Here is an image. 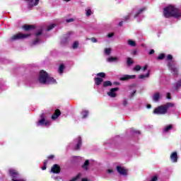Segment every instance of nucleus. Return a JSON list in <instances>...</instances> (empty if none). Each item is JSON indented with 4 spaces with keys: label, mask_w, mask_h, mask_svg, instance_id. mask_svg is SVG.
Masks as SVG:
<instances>
[{
    "label": "nucleus",
    "mask_w": 181,
    "mask_h": 181,
    "mask_svg": "<svg viewBox=\"0 0 181 181\" xmlns=\"http://www.w3.org/2000/svg\"><path fill=\"white\" fill-rule=\"evenodd\" d=\"M40 42L39 38H36L33 42V46H35V45H37V42Z\"/></svg>",
    "instance_id": "43"
},
{
    "label": "nucleus",
    "mask_w": 181,
    "mask_h": 181,
    "mask_svg": "<svg viewBox=\"0 0 181 181\" xmlns=\"http://www.w3.org/2000/svg\"><path fill=\"white\" fill-rule=\"evenodd\" d=\"M159 98H160V95L159 94V93H156L153 95V101H159Z\"/></svg>",
    "instance_id": "21"
},
{
    "label": "nucleus",
    "mask_w": 181,
    "mask_h": 181,
    "mask_svg": "<svg viewBox=\"0 0 181 181\" xmlns=\"http://www.w3.org/2000/svg\"><path fill=\"white\" fill-rule=\"evenodd\" d=\"M180 87H181V79L177 82L175 88H176V90H179V88H180Z\"/></svg>",
    "instance_id": "34"
},
{
    "label": "nucleus",
    "mask_w": 181,
    "mask_h": 181,
    "mask_svg": "<svg viewBox=\"0 0 181 181\" xmlns=\"http://www.w3.org/2000/svg\"><path fill=\"white\" fill-rule=\"evenodd\" d=\"M111 86H112V83H111V81H106L103 82V87H110Z\"/></svg>",
    "instance_id": "28"
},
{
    "label": "nucleus",
    "mask_w": 181,
    "mask_h": 181,
    "mask_svg": "<svg viewBox=\"0 0 181 181\" xmlns=\"http://www.w3.org/2000/svg\"><path fill=\"white\" fill-rule=\"evenodd\" d=\"M168 70H170L173 76L179 74V69L176 67L175 61H169L167 64Z\"/></svg>",
    "instance_id": "4"
},
{
    "label": "nucleus",
    "mask_w": 181,
    "mask_h": 181,
    "mask_svg": "<svg viewBox=\"0 0 181 181\" xmlns=\"http://www.w3.org/2000/svg\"><path fill=\"white\" fill-rule=\"evenodd\" d=\"M105 53L107 56H110V54H111V48H105Z\"/></svg>",
    "instance_id": "32"
},
{
    "label": "nucleus",
    "mask_w": 181,
    "mask_h": 181,
    "mask_svg": "<svg viewBox=\"0 0 181 181\" xmlns=\"http://www.w3.org/2000/svg\"><path fill=\"white\" fill-rule=\"evenodd\" d=\"M124 107H127L128 105V100L127 99H124L122 103Z\"/></svg>",
    "instance_id": "44"
},
{
    "label": "nucleus",
    "mask_w": 181,
    "mask_h": 181,
    "mask_svg": "<svg viewBox=\"0 0 181 181\" xmlns=\"http://www.w3.org/2000/svg\"><path fill=\"white\" fill-rule=\"evenodd\" d=\"M54 28H56V24H52L50 25H49L47 28V30H52V29H54Z\"/></svg>",
    "instance_id": "35"
},
{
    "label": "nucleus",
    "mask_w": 181,
    "mask_h": 181,
    "mask_svg": "<svg viewBox=\"0 0 181 181\" xmlns=\"http://www.w3.org/2000/svg\"><path fill=\"white\" fill-rule=\"evenodd\" d=\"M47 160H45L44 165H45V166H46V164H47Z\"/></svg>",
    "instance_id": "62"
},
{
    "label": "nucleus",
    "mask_w": 181,
    "mask_h": 181,
    "mask_svg": "<svg viewBox=\"0 0 181 181\" xmlns=\"http://www.w3.org/2000/svg\"><path fill=\"white\" fill-rule=\"evenodd\" d=\"M147 108H152V105H147Z\"/></svg>",
    "instance_id": "59"
},
{
    "label": "nucleus",
    "mask_w": 181,
    "mask_h": 181,
    "mask_svg": "<svg viewBox=\"0 0 181 181\" xmlns=\"http://www.w3.org/2000/svg\"><path fill=\"white\" fill-rule=\"evenodd\" d=\"M133 132H135V134H141V132L139 131L133 130Z\"/></svg>",
    "instance_id": "56"
},
{
    "label": "nucleus",
    "mask_w": 181,
    "mask_h": 181,
    "mask_svg": "<svg viewBox=\"0 0 181 181\" xmlns=\"http://www.w3.org/2000/svg\"><path fill=\"white\" fill-rule=\"evenodd\" d=\"M112 36H114V33H110L107 35V37H112Z\"/></svg>",
    "instance_id": "52"
},
{
    "label": "nucleus",
    "mask_w": 181,
    "mask_h": 181,
    "mask_svg": "<svg viewBox=\"0 0 181 181\" xmlns=\"http://www.w3.org/2000/svg\"><path fill=\"white\" fill-rule=\"evenodd\" d=\"M42 170H46V165H44V166H42Z\"/></svg>",
    "instance_id": "57"
},
{
    "label": "nucleus",
    "mask_w": 181,
    "mask_h": 181,
    "mask_svg": "<svg viewBox=\"0 0 181 181\" xmlns=\"http://www.w3.org/2000/svg\"><path fill=\"white\" fill-rule=\"evenodd\" d=\"M146 8L144 7V8H140L137 13L134 15V18H137V16H139V15H141V13H142V12H144V11H145Z\"/></svg>",
    "instance_id": "24"
},
{
    "label": "nucleus",
    "mask_w": 181,
    "mask_h": 181,
    "mask_svg": "<svg viewBox=\"0 0 181 181\" xmlns=\"http://www.w3.org/2000/svg\"><path fill=\"white\" fill-rule=\"evenodd\" d=\"M148 69V65H145L144 68L142 69L143 71H145Z\"/></svg>",
    "instance_id": "54"
},
{
    "label": "nucleus",
    "mask_w": 181,
    "mask_h": 181,
    "mask_svg": "<svg viewBox=\"0 0 181 181\" xmlns=\"http://www.w3.org/2000/svg\"><path fill=\"white\" fill-rule=\"evenodd\" d=\"M116 169L119 175H122L123 176H127V175H128V171L119 165H117Z\"/></svg>",
    "instance_id": "11"
},
{
    "label": "nucleus",
    "mask_w": 181,
    "mask_h": 181,
    "mask_svg": "<svg viewBox=\"0 0 181 181\" xmlns=\"http://www.w3.org/2000/svg\"><path fill=\"white\" fill-rule=\"evenodd\" d=\"M149 74H150V73H149V71H148V72L147 74H146L139 75V78H140L141 80H142V79H144V78H146L149 77Z\"/></svg>",
    "instance_id": "26"
},
{
    "label": "nucleus",
    "mask_w": 181,
    "mask_h": 181,
    "mask_svg": "<svg viewBox=\"0 0 181 181\" xmlns=\"http://www.w3.org/2000/svg\"><path fill=\"white\" fill-rule=\"evenodd\" d=\"M43 33V30H40L37 33H35L36 37L40 36Z\"/></svg>",
    "instance_id": "42"
},
{
    "label": "nucleus",
    "mask_w": 181,
    "mask_h": 181,
    "mask_svg": "<svg viewBox=\"0 0 181 181\" xmlns=\"http://www.w3.org/2000/svg\"><path fill=\"white\" fill-rule=\"evenodd\" d=\"M166 60L168 62H173V56H172L171 54H168L166 57Z\"/></svg>",
    "instance_id": "31"
},
{
    "label": "nucleus",
    "mask_w": 181,
    "mask_h": 181,
    "mask_svg": "<svg viewBox=\"0 0 181 181\" xmlns=\"http://www.w3.org/2000/svg\"><path fill=\"white\" fill-rule=\"evenodd\" d=\"M28 9H32L34 6L39 5L40 0H26Z\"/></svg>",
    "instance_id": "9"
},
{
    "label": "nucleus",
    "mask_w": 181,
    "mask_h": 181,
    "mask_svg": "<svg viewBox=\"0 0 181 181\" xmlns=\"http://www.w3.org/2000/svg\"><path fill=\"white\" fill-rule=\"evenodd\" d=\"M170 159L173 162L176 163L177 162V153L176 151H174L171 155H170Z\"/></svg>",
    "instance_id": "18"
},
{
    "label": "nucleus",
    "mask_w": 181,
    "mask_h": 181,
    "mask_svg": "<svg viewBox=\"0 0 181 181\" xmlns=\"http://www.w3.org/2000/svg\"><path fill=\"white\" fill-rule=\"evenodd\" d=\"M127 43L129 46H132V47H135V46H136V42L132 40H128Z\"/></svg>",
    "instance_id": "22"
},
{
    "label": "nucleus",
    "mask_w": 181,
    "mask_h": 181,
    "mask_svg": "<svg viewBox=\"0 0 181 181\" xmlns=\"http://www.w3.org/2000/svg\"><path fill=\"white\" fill-rule=\"evenodd\" d=\"M30 34H23V33H18L14 35H13L10 40L11 42H15V40H21L22 39H26V37H30Z\"/></svg>",
    "instance_id": "6"
},
{
    "label": "nucleus",
    "mask_w": 181,
    "mask_h": 181,
    "mask_svg": "<svg viewBox=\"0 0 181 181\" xmlns=\"http://www.w3.org/2000/svg\"><path fill=\"white\" fill-rule=\"evenodd\" d=\"M141 69H142V67H141V66L136 65L135 67L133 69V70L134 71H139V70H141Z\"/></svg>",
    "instance_id": "37"
},
{
    "label": "nucleus",
    "mask_w": 181,
    "mask_h": 181,
    "mask_svg": "<svg viewBox=\"0 0 181 181\" xmlns=\"http://www.w3.org/2000/svg\"><path fill=\"white\" fill-rule=\"evenodd\" d=\"M23 29L25 30V32H29V30L35 29V25L25 24L23 25Z\"/></svg>",
    "instance_id": "14"
},
{
    "label": "nucleus",
    "mask_w": 181,
    "mask_h": 181,
    "mask_svg": "<svg viewBox=\"0 0 181 181\" xmlns=\"http://www.w3.org/2000/svg\"><path fill=\"white\" fill-rule=\"evenodd\" d=\"M81 181H88V180L87 178H83Z\"/></svg>",
    "instance_id": "60"
},
{
    "label": "nucleus",
    "mask_w": 181,
    "mask_h": 181,
    "mask_svg": "<svg viewBox=\"0 0 181 181\" xmlns=\"http://www.w3.org/2000/svg\"><path fill=\"white\" fill-rule=\"evenodd\" d=\"M64 64H61L59 65V69H58V71L59 73H60V74H62V73H63V71H64Z\"/></svg>",
    "instance_id": "27"
},
{
    "label": "nucleus",
    "mask_w": 181,
    "mask_h": 181,
    "mask_svg": "<svg viewBox=\"0 0 181 181\" xmlns=\"http://www.w3.org/2000/svg\"><path fill=\"white\" fill-rule=\"evenodd\" d=\"M172 128H173V126L172 124H169L168 126L165 127L164 132H168V131H170Z\"/></svg>",
    "instance_id": "30"
},
{
    "label": "nucleus",
    "mask_w": 181,
    "mask_h": 181,
    "mask_svg": "<svg viewBox=\"0 0 181 181\" xmlns=\"http://www.w3.org/2000/svg\"><path fill=\"white\" fill-rule=\"evenodd\" d=\"M165 54H160L157 57L158 60H163L165 59Z\"/></svg>",
    "instance_id": "36"
},
{
    "label": "nucleus",
    "mask_w": 181,
    "mask_h": 181,
    "mask_svg": "<svg viewBox=\"0 0 181 181\" xmlns=\"http://www.w3.org/2000/svg\"><path fill=\"white\" fill-rule=\"evenodd\" d=\"M92 13H93V11H91V9L86 10V16H91Z\"/></svg>",
    "instance_id": "40"
},
{
    "label": "nucleus",
    "mask_w": 181,
    "mask_h": 181,
    "mask_svg": "<svg viewBox=\"0 0 181 181\" xmlns=\"http://www.w3.org/2000/svg\"><path fill=\"white\" fill-rule=\"evenodd\" d=\"M129 18H131V14L124 16L123 21H124V22H127V21H129Z\"/></svg>",
    "instance_id": "41"
},
{
    "label": "nucleus",
    "mask_w": 181,
    "mask_h": 181,
    "mask_svg": "<svg viewBox=\"0 0 181 181\" xmlns=\"http://www.w3.org/2000/svg\"><path fill=\"white\" fill-rule=\"evenodd\" d=\"M163 15L165 18H180V10L176 6L170 5L164 8Z\"/></svg>",
    "instance_id": "1"
},
{
    "label": "nucleus",
    "mask_w": 181,
    "mask_h": 181,
    "mask_svg": "<svg viewBox=\"0 0 181 181\" xmlns=\"http://www.w3.org/2000/svg\"><path fill=\"white\" fill-rule=\"evenodd\" d=\"M136 52H137L136 49H134V50L132 51L131 53H132V54L133 56H136Z\"/></svg>",
    "instance_id": "49"
},
{
    "label": "nucleus",
    "mask_w": 181,
    "mask_h": 181,
    "mask_svg": "<svg viewBox=\"0 0 181 181\" xmlns=\"http://www.w3.org/2000/svg\"><path fill=\"white\" fill-rule=\"evenodd\" d=\"M90 40L93 43H97V39L95 37H91Z\"/></svg>",
    "instance_id": "47"
},
{
    "label": "nucleus",
    "mask_w": 181,
    "mask_h": 181,
    "mask_svg": "<svg viewBox=\"0 0 181 181\" xmlns=\"http://www.w3.org/2000/svg\"><path fill=\"white\" fill-rule=\"evenodd\" d=\"M123 23H124V22L120 21V22L119 23V26H122Z\"/></svg>",
    "instance_id": "58"
},
{
    "label": "nucleus",
    "mask_w": 181,
    "mask_h": 181,
    "mask_svg": "<svg viewBox=\"0 0 181 181\" xmlns=\"http://www.w3.org/2000/svg\"><path fill=\"white\" fill-rule=\"evenodd\" d=\"M132 64H134V61L131 57H128L127 59V65L129 67Z\"/></svg>",
    "instance_id": "25"
},
{
    "label": "nucleus",
    "mask_w": 181,
    "mask_h": 181,
    "mask_svg": "<svg viewBox=\"0 0 181 181\" xmlns=\"http://www.w3.org/2000/svg\"><path fill=\"white\" fill-rule=\"evenodd\" d=\"M60 115H62V112L60 111V110L57 109L55 110L54 114L52 115V119H57V118H59V117H60Z\"/></svg>",
    "instance_id": "13"
},
{
    "label": "nucleus",
    "mask_w": 181,
    "mask_h": 181,
    "mask_svg": "<svg viewBox=\"0 0 181 181\" xmlns=\"http://www.w3.org/2000/svg\"><path fill=\"white\" fill-rule=\"evenodd\" d=\"M8 173L12 178V181H26L25 180V179L19 178V176H21V175L19 174V172H18V170H16L10 169L8 170Z\"/></svg>",
    "instance_id": "3"
},
{
    "label": "nucleus",
    "mask_w": 181,
    "mask_h": 181,
    "mask_svg": "<svg viewBox=\"0 0 181 181\" xmlns=\"http://www.w3.org/2000/svg\"><path fill=\"white\" fill-rule=\"evenodd\" d=\"M74 34V33L73 31L68 32L66 34L64 35V37L61 41V43H62V45H66V43H69V40H70V36Z\"/></svg>",
    "instance_id": "8"
},
{
    "label": "nucleus",
    "mask_w": 181,
    "mask_h": 181,
    "mask_svg": "<svg viewBox=\"0 0 181 181\" xmlns=\"http://www.w3.org/2000/svg\"><path fill=\"white\" fill-rule=\"evenodd\" d=\"M109 63H112V62H118V57H110L107 59Z\"/></svg>",
    "instance_id": "23"
},
{
    "label": "nucleus",
    "mask_w": 181,
    "mask_h": 181,
    "mask_svg": "<svg viewBox=\"0 0 181 181\" xmlns=\"http://www.w3.org/2000/svg\"><path fill=\"white\" fill-rule=\"evenodd\" d=\"M167 98H168V100H171V99H172V96H170V93H167Z\"/></svg>",
    "instance_id": "50"
},
{
    "label": "nucleus",
    "mask_w": 181,
    "mask_h": 181,
    "mask_svg": "<svg viewBox=\"0 0 181 181\" xmlns=\"http://www.w3.org/2000/svg\"><path fill=\"white\" fill-rule=\"evenodd\" d=\"M136 76L135 75H125L123 77L120 78L121 81H125L127 80H131L133 78H135Z\"/></svg>",
    "instance_id": "15"
},
{
    "label": "nucleus",
    "mask_w": 181,
    "mask_h": 181,
    "mask_svg": "<svg viewBox=\"0 0 181 181\" xmlns=\"http://www.w3.org/2000/svg\"><path fill=\"white\" fill-rule=\"evenodd\" d=\"M135 94H136V90H134L131 94H130V98H132Z\"/></svg>",
    "instance_id": "45"
},
{
    "label": "nucleus",
    "mask_w": 181,
    "mask_h": 181,
    "mask_svg": "<svg viewBox=\"0 0 181 181\" xmlns=\"http://www.w3.org/2000/svg\"><path fill=\"white\" fill-rule=\"evenodd\" d=\"M150 181H158V176L153 177Z\"/></svg>",
    "instance_id": "48"
},
{
    "label": "nucleus",
    "mask_w": 181,
    "mask_h": 181,
    "mask_svg": "<svg viewBox=\"0 0 181 181\" xmlns=\"http://www.w3.org/2000/svg\"><path fill=\"white\" fill-rule=\"evenodd\" d=\"M65 2H70L71 0H64Z\"/></svg>",
    "instance_id": "63"
},
{
    "label": "nucleus",
    "mask_w": 181,
    "mask_h": 181,
    "mask_svg": "<svg viewBox=\"0 0 181 181\" xmlns=\"http://www.w3.org/2000/svg\"><path fill=\"white\" fill-rule=\"evenodd\" d=\"M60 170H62V168L57 164L53 165L52 167L51 168V172L57 175L60 173Z\"/></svg>",
    "instance_id": "12"
},
{
    "label": "nucleus",
    "mask_w": 181,
    "mask_h": 181,
    "mask_svg": "<svg viewBox=\"0 0 181 181\" xmlns=\"http://www.w3.org/2000/svg\"><path fill=\"white\" fill-rule=\"evenodd\" d=\"M82 118H87L88 117V110H84L83 112Z\"/></svg>",
    "instance_id": "33"
},
{
    "label": "nucleus",
    "mask_w": 181,
    "mask_h": 181,
    "mask_svg": "<svg viewBox=\"0 0 181 181\" xmlns=\"http://www.w3.org/2000/svg\"><path fill=\"white\" fill-rule=\"evenodd\" d=\"M114 84H115V86H119V83L118 82H114Z\"/></svg>",
    "instance_id": "61"
},
{
    "label": "nucleus",
    "mask_w": 181,
    "mask_h": 181,
    "mask_svg": "<svg viewBox=\"0 0 181 181\" xmlns=\"http://www.w3.org/2000/svg\"><path fill=\"white\" fill-rule=\"evenodd\" d=\"M118 90H119L118 87L111 88L110 90L107 92V95H109V97H111L112 98H115V97H117V93H115V91H118Z\"/></svg>",
    "instance_id": "10"
},
{
    "label": "nucleus",
    "mask_w": 181,
    "mask_h": 181,
    "mask_svg": "<svg viewBox=\"0 0 181 181\" xmlns=\"http://www.w3.org/2000/svg\"><path fill=\"white\" fill-rule=\"evenodd\" d=\"M88 166H90V160H86L84 163L81 165L82 169L83 170H88Z\"/></svg>",
    "instance_id": "16"
},
{
    "label": "nucleus",
    "mask_w": 181,
    "mask_h": 181,
    "mask_svg": "<svg viewBox=\"0 0 181 181\" xmlns=\"http://www.w3.org/2000/svg\"><path fill=\"white\" fill-rule=\"evenodd\" d=\"M76 140H77V144L75 146V149L76 151H78V149H80V148L81 147L83 142L81 141V137H78Z\"/></svg>",
    "instance_id": "17"
},
{
    "label": "nucleus",
    "mask_w": 181,
    "mask_h": 181,
    "mask_svg": "<svg viewBox=\"0 0 181 181\" xmlns=\"http://www.w3.org/2000/svg\"><path fill=\"white\" fill-rule=\"evenodd\" d=\"M73 49H77V47H78V42L77 41H75L73 44L72 46Z\"/></svg>",
    "instance_id": "39"
},
{
    "label": "nucleus",
    "mask_w": 181,
    "mask_h": 181,
    "mask_svg": "<svg viewBox=\"0 0 181 181\" xmlns=\"http://www.w3.org/2000/svg\"><path fill=\"white\" fill-rule=\"evenodd\" d=\"M49 77V74L45 70H41L39 74V81L41 84H46L47 81V78Z\"/></svg>",
    "instance_id": "7"
},
{
    "label": "nucleus",
    "mask_w": 181,
    "mask_h": 181,
    "mask_svg": "<svg viewBox=\"0 0 181 181\" xmlns=\"http://www.w3.org/2000/svg\"><path fill=\"white\" fill-rule=\"evenodd\" d=\"M66 22H67V23H70V22H74V19L69 18V19H66Z\"/></svg>",
    "instance_id": "46"
},
{
    "label": "nucleus",
    "mask_w": 181,
    "mask_h": 181,
    "mask_svg": "<svg viewBox=\"0 0 181 181\" xmlns=\"http://www.w3.org/2000/svg\"><path fill=\"white\" fill-rule=\"evenodd\" d=\"M112 172H113L112 169L107 170V173L109 174L112 173Z\"/></svg>",
    "instance_id": "55"
},
{
    "label": "nucleus",
    "mask_w": 181,
    "mask_h": 181,
    "mask_svg": "<svg viewBox=\"0 0 181 181\" xmlns=\"http://www.w3.org/2000/svg\"><path fill=\"white\" fill-rule=\"evenodd\" d=\"M175 105L172 103H168L165 105H162L160 106H158L153 110V114H160L161 115H163L165 114L168 113V110L170 108V107H174Z\"/></svg>",
    "instance_id": "2"
},
{
    "label": "nucleus",
    "mask_w": 181,
    "mask_h": 181,
    "mask_svg": "<svg viewBox=\"0 0 181 181\" xmlns=\"http://www.w3.org/2000/svg\"><path fill=\"white\" fill-rule=\"evenodd\" d=\"M48 159H54V156H53V155L49 156Z\"/></svg>",
    "instance_id": "53"
},
{
    "label": "nucleus",
    "mask_w": 181,
    "mask_h": 181,
    "mask_svg": "<svg viewBox=\"0 0 181 181\" xmlns=\"http://www.w3.org/2000/svg\"><path fill=\"white\" fill-rule=\"evenodd\" d=\"M98 77H100L101 78H105L107 77V74L104 72H100L97 74Z\"/></svg>",
    "instance_id": "29"
},
{
    "label": "nucleus",
    "mask_w": 181,
    "mask_h": 181,
    "mask_svg": "<svg viewBox=\"0 0 181 181\" xmlns=\"http://www.w3.org/2000/svg\"><path fill=\"white\" fill-rule=\"evenodd\" d=\"M94 81L96 84V86H100L101 83L104 81V80L102 78L96 77L94 78Z\"/></svg>",
    "instance_id": "20"
},
{
    "label": "nucleus",
    "mask_w": 181,
    "mask_h": 181,
    "mask_svg": "<svg viewBox=\"0 0 181 181\" xmlns=\"http://www.w3.org/2000/svg\"><path fill=\"white\" fill-rule=\"evenodd\" d=\"M47 84H55L56 83V79H54V78L49 76L47 78Z\"/></svg>",
    "instance_id": "19"
},
{
    "label": "nucleus",
    "mask_w": 181,
    "mask_h": 181,
    "mask_svg": "<svg viewBox=\"0 0 181 181\" xmlns=\"http://www.w3.org/2000/svg\"><path fill=\"white\" fill-rule=\"evenodd\" d=\"M81 177V174H78L75 177L72 178L69 181H76L78 179H80Z\"/></svg>",
    "instance_id": "38"
},
{
    "label": "nucleus",
    "mask_w": 181,
    "mask_h": 181,
    "mask_svg": "<svg viewBox=\"0 0 181 181\" xmlns=\"http://www.w3.org/2000/svg\"><path fill=\"white\" fill-rule=\"evenodd\" d=\"M41 119H40L37 124V127H50V121L46 120V115L45 113H42L40 115Z\"/></svg>",
    "instance_id": "5"
},
{
    "label": "nucleus",
    "mask_w": 181,
    "mask_h": 181,
    "mask_svg": "<svg viewBox=\"0 0 181 181\" xmlns=\"http://www.w3.org/2000/svg\"><path fill=\"white\" fill-rule=\"evenodd\" d=\"M155 53V50L154 49H151L148 52V54H153Z\"/></svg>",
    "instance_id": "51"
}]
</instances>
